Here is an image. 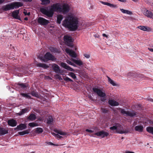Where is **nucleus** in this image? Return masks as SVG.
<instances>
[{"mask_svg":"<svg viewBox=\"0 0 153 153\" xmlns=\"http://www.w3.org/2000/svg\"><path fill=\"white\" fill-rule=\"evenodd\" d=\"M78 18L71 16H68L63 22L62 25L68 28L70 30L75 31L79 27Z\"/></svg>","mask_w":153,"mask_h":153,"instance_id":"f257e3e1","label":"nucleus"},{"mask_svg":"<svg viewBox=\"0 0 153 153\" xmlns=\"http://www.w3.org/2000/svg\"><path fill=\"white\" fill-rule=\"evenodd\" d=\"M122 126L119 123H116L115 126H113L110 128V129L112 130H116V133H117L122 134L124 133H127L130 131L128 129H125L121 130L122 128Z\"/></svg>","mask_w":153,"mask_h":153,"instance_id":"f03ea898","label":"nucleus"},{"mask_svg":"<svg viewBox=\"0 0 153 153\" xmlns=\"http://www.w3.org/2000/svg\"><path fill=\"white\" fill-rule=\"evenodd\" d=\"M42 60L43 62H46L49 60L55 61L56 59L50 53L48 52L46 53Z\"/></svg>","mask_w":153,"mask_h":153,"instance_id":"7ed1b4c3","label":"nucleus"},{"mask_svg":"<svg viewBox=\"0 0 153 153\" xmlns=\"http://www.w3.org/2000/svg\"><path fill=\"white\" fill-rule=\"evenodd\" d=\"M10 10L13 9L14 8L16 9L19 7H22L23 4L20 2H15L8 4Z\"/></svg>","mask_w":153,"mask_h":153,"instance_id":"20e7f679","label":"nucleus"},{"mask_svg":"<svg viewBox=\"0 0 153 153\" xmlns=\"http://www.w3.org/2000/svg\"><path fill=\"white\" fill-rule=\"evenodd\" d=\"M121 113L123 114H126V116H129L130 117H133L136 114V112L134 111H132L131 112L129 111H126L123 109L120 108Z\"/></svg>","mask_w":153,"mask_h":153,"instance_id":"39448f33","label":"nucleus"},{"mask_svg":"<svg viewBox=\"0 0 153 153\" xmlns=\"http://www.w3.org/2000/svg\"><path fill=\"white\" fill-rule=\"evenodd\" d=\"M41 12L42 13L49 17H52L54 13L51 8H50L49 10L45 8H42L41 10Z\"/></svg>","mask_w":153,"mask_h":153,"instance_id":"423d86ee","label":"nucleus"},{"mask_svg":"<svg viewBox=\"0 0 153 153\" xmlns=\"http://www.w3.org/2000/svg\"><path fill=\"white\" fill-rule=\"evenodd\" d=\"M92 90L94 92L96 93L100 97H105L106 96L105 94L100 89L98 88H93Z\"/></svg>","mask_w":153,"mask_h":153,"instance_id":"0eeeda50","label":"nucleus"},{"mask_svg":"<svg viewBox=\"0 0 153 153\" xmlns=\"http://www.w3.org/2000/svg\"><path fill=\"white\" fill-rule=\"evenodd\" d=\"M60 13H62L63 14L67 13L69 10V7L68 5L66 4H64L62 5L61 4Z\"/></svg>","mask_w":153,"mask_h":153,"instance_id":"6e6552de","label":"nucleus"},{"mask_svg":"<svg viewBox=\"0 0 153 153\" xmlns=\"http://www.w3.org/2000/svg\"><path fill=\"white\" fill-rule=\"evenodd\" d=\"M60 3H56L53 4V5H51L50 7V8L53 13L54 12H56L60 13Z\"/></svg>","mask_w":153,"mask_h":153,"instance_id":"1a4fd4ad","label":"nucleus"},{"mask_svg":"<svg viewBox=\"0 0 153 153\" xmlns=\"http://www.w3.org/2000/svg\"><path fill=\"white\" fill-rule=\"evenodd\" d=\"M63 39L66 44L68 46H71V43L72 42V37L70 36L65 35L63 38Z\"/></svg>","mask_w":153,"mask_h":153,"instance_id":"9d476101","label":"nucleus"},{"mask_svg":"<svg viewBox=\"0 0 153 153\" xmlns=\"http://www.w3.org/2000/svg\"><path fill=\"white\" fill-rule=\"evenodd\" d=\"M52 68L53 70L56 73L63 75L62 74L63 73V71L59 67L58 65L55 64H53Z\"/></svg>","mask_w":153,"mask_h":153,"instance_id":"9b49d317","label":"nucleus"},{"mask_svg":"<svg viewBox=\"0 0 153 153\" xmlns=\"http://www.w3.org/2000/svg\"><path fill=\"white\" fill-rule=\"evenodd\" d=\"M37 22L41 25H45L49 23L48 20L41 17L38 18Z\"/></svg>","mask_w":153,"mask_h":153,"instance_id":"f8f14e48","label":"nucleus"},{"mask_svg":"<svg viewBox=\"0 0 153 153\" xmlns=\"http://www.w3.org/2000/svg\"><path fill=\"white\" fill-rule=\"evenodd\" d=\"M94 134L97 136L100 137L102 138H103L105 137L108 136L109 135V134L108 132H105L103 130H102L95 133Z\"/></svg>","mask_w":153,"mask_h":153,"instance_id":"ddd939ff","label":"nucleus"},{"mask_svg":"<svg viewBox=\"0 0 153 153\" xmlns=\"http://www.w3.org/2000/svg\"><path fill=\"white\" fill-rule=\"evenodd\" d=\"M65 51L67 53L69 54L72 57L74 58H76V57L77 55L74 51L68 48H66L65 49Z\"/></svg>","mask_w":153,"mask_h":153,"instance_id":"4468645a","label":"nucleus"},{"mask_svg":"<svg viewBox=\"0 0 153 153\" xmlns=\"http://www.w3.org/2000/svg\"><path fill=\"white\" fill-rule=\"evenodd\" d=\"M60 65L64 69H66L68 71L73 72L74 71V70L71 68V67L67 65V64L65 63L61 62L60 63Z\"/></svg>","mask_w":153,"mask_h":153,"instance_id":"2eb2a0df","label":"nucleus"},{"mask_svg":"<svg viewBox=\"0 0 153 153\" xmlns=\"http://www.w3.org/2000/svg\"><path fill=\"white\" fill-rule=\"evenodd\" d=\"M19 13V10H16L13 11L12 13V16L15 19L20 20V18L18 14Z\"/></svg>","mask_w":153,"mask_h":153,"instance_id":"dca6fc26","label":"nucleus"},{"mask_svg":"<svg viewBox=\"0 0 153 153\" xmlns=\"http://www.w3.org/2000/svg\"><path fill=\"white\" fill-rule=\"evenodd\" d=\"M16 87V90H21V89H24L27 87V84L26 83H18Z\"/></svg>","mask_w":153,"mask_h":153,"instance_id":"f3484780","label":"nucleus"},{"mask_svg":"<svg viewBox=\"0 0 153 153\" xmlns=\"http://www.w3.org/2000/svg\"><path fill=\"white\" fill-rule=\"evenodd\" d=\"M8 125L12 127H14L17 124V121L13 119L9 120L7 122Z\"/></svg>","mask_w":153,"mask_h":153,"instance_id":"a211bd4d","label":"nucleus"},{"mask_svg":"<svg viewBox=\"0 0 153 153\" xmlns=\"http://www.w3.org/2000/svg\"><path fill=\"white\" fill-rule=\"evenodd\" d=\"M8 130L2 127H0V134L4 135L8 134Z\"/></svg>","mask_w":153,"mask_h":153,"instance_id":"6ab92c4d","label":"nucleus"},{"mask_svg":"<svg viewBox=\"0 0 153 153\" xmlns=\"http://www.w3.org/2000/svg\"><path fill=\"white\" fill-rule=\"evenodd\" d=\"M137 28L140 30L144 31H149L151 29L150 28L146 26H140L137 27Z\"/></svg>","mask_w":153,"mask_h":153,"instance_id":"aec40b11","label":"nucleus"},{"mask_svg":"<svg viewBox=\"0 0 153 153\" xmlns=\"http://www.w3.org/2000/svg\"><path fill=\"white\" fill-rule=\"evenodd\" d=\"M109 104L112 106H116L119 105L118 102L113 100H108Z\"/></svg>","mask_w":153,"mask_h":153,"instance_id":"412c9836","label":"nucleus"},{"mask_svg":"<svg viewBox=\"0 0 153 153\" xmlns=\"http://www.w3.org/2000/svg\"><path fill=\"white\" fill-rule=\"evenodd\" d=\"M26 127L27 126L25 124L22 123L17 126L16 128L19 130H22L26 128Z\"/></svg>","mask_w":153,"mask_h":153,"instance_id":"4be33fe9","label":"nucleus"},{"mask_svg":"<svg viewBox=\"0 0 153 153\" xmlns=\"http://www.w3.org/2000/svg\"><path fill=\"white\" fill-rule=\"evenodd\" d=\"M152 13L151 11L146 9L145 10L144 12V15L147 16L148 17L150 18H151V17H152Z\"/></svg>","mask_w":153,"mask_h":153,"instance_id":"5701e85b","label":"nucleus"},{"mask_svg":"<svg viewBox=\"0 0 153 153\" xmlns=\"http://www.w3.org/2000/svg\"><path fill=\"white\" fill-rule=\"evenodd\" d=\"M53 117L51 116H49L47 119V123L48 125H51L53 123Z\"/></svg>","mask_w":153,"mask_h":153,"instance_id":"b1692460","label":"nucleus"},{"mask_svg":"<svg viewBox=\"0 0 153 153\" xmlns=\"http://www.w3.org/2000/svg\"><path fill=\"white\" fill-rule=\"evenodd\" d=\"M143 127L142 126H137L135 127V130L136 131L139 132H141L143 131Z\"/></svg>","mask_w":153,"mask_h":153,"instance_id":"393cba45","label":"nucleus"},{"mask_svg":"<svg viewBox=\"0 0 153 153\" xmlns=\"http://www.w3.org/2000/svg\"><path fill=\"white\" fill-rule=\"evenodd\" d=\"M38 67L43 68L44 69H46L49 67V66L45 64L42 63H39L37 64Z\"/></svg>","mask_w":153,"mask_h":153,"instance_id":"a878e982","label":"nucleus"},{"mask_svg":"<svg viewBox=\"0 0 153 153\" xmlns=\"http://www.w3.org/2000/svg\"><path fill=\"white\" fill-rule=\"evenodd\" d=\"M29 111V109L27 108H25L22 109L21 111L18 113L19 116H21L25 113Z\"/></svg>","mask_w":153,"mask_h":153,"instance_id":"bb28decb","label":"nucleus"},{"mask_svg":"<svg viewBox=\"0 0 153 153\" xmlns=\"http://www.w3.org/2000/svg\"><path fill=\"white\" fill-rule=\"evenodd\" d=\"M27 119L29 120L33 121L36 120V117L35 114H31L28 117Z\"/></svg>","mask_w":153,"mask_h":153,"instance_id":"cd10ccee","label":"nucleus"},{"mask_svg":"<svg viewBox=\"0 0 153 153\" xmlns=\"http://www.w3.org/2000/svg\"><path fill=\"white\" fill-rule=\"evenodd\" d=\"M30 130L29 129L23 131L19 132L18 134L20 135H23L26 134H29L30 133Z\"/></svg>","mask_w":153,"mask_h":153,"instance_id":"c85d7f7f","label":"nucleus"},{"mask_svg":"<svg viewBox=\"0 0 153 153\" xmlns=\"http://www.w3.org/2000/svg\"><path fill=\"white\" fill-rule=\"evenodd\" d=\"M120 10L122 13H126L130 15L132 14V12L128 10H124L123 9H120Z\"/></svg>","mask_w":153,"mask_h":153,"instance_id":"c756f323","label":"nucleus"},{"mask_svg":"<svg viewBox=\"0 0 153 153\" xmlns=\"http://www.w3.org/2000/svg\"><path fill=\"white\" fill-rule=\"evenodd\" d=\"M54 131L56 133L61 135H66L67 134L66 132L59 130H54Z\"/></svg>","mask_w":153,"mask_h":153,"instance_id":"7c9ffc66","label":"nucleus"},{"mask_svg":"<svg viewBox=\"0 0 153 153\" xmlns=\"http://www.w3.org/2000/svg\"><path fill=\"white\" fill-rule=\"evenodd\" d=\"M108 82L113 86H116L117 85L113 80L111 79L109 77L107 76Z\"/></svg>","mask_w":153,"mask_h":153,"instance_id":"2f4dec72","label":"nucleus"},{"mask_svg":"<svg viewBox=\"0 0 153 153\" xmlns=\"http://www.w3.org/2000/svg\"><path fill=\"white\" fill-rule=\"evenodd\" d=\"M146 130L149 133L153 135V127L148 126L146 128Z\"/></svg>","mask_w":153,"mask_h":153,"instance_id":"473e14b6","label":"nucleus"},{"mask_svg":"<svg viewBox=\"0 0 153 153\" xmlns=\"http://www.w3.org/2000/svg\"><path fill=\"white\" fill-rule=\"evenodd\" d=\"M63 19V17L62 15H59L57 16V22L58 23L60 24L61 23V21Z\"/></svg>","mask_w":153,"mask_h":153,"instance_id":"72a5a7b5","label":"nucleus"},{"mask_svg":"<svg viewBox=\"0 0 153 153\" xmlns=\"http://www.w3.org/2000/svg\"><path fill=\"white\" fill-rule=\"evenodd\" d=\"M127 76L128 77H136V74L134 73L130 72L128 73Z\"/></svg>","mask_w":153,"mask_h":153,"instance_id":"f704fd0d","label":"nucleus"},{"mask_svg":"<svg viewBox=\"0 0 153 153\" xmlns=\"http://www.w3.org/2000/svg\"><path fill=\"white\" fill-rule=\"evenodd\" d=\"M75 63L78 66H80L83 64L82 62L80 60H74Z\"/></svg>","mask_w":153,"mask_h":153,"instance_id":"c9c22d12","label":"nucleus"},{"mask_svg":"<svg viewBox=\"0 0 153 153\" xmlns=\"http://www.w3.org/2000/svg\"><path fill=\"white\" fill-rule=\"evenodd\" d=\"M20 95L22 97H26L28 99L31 98V97L27 94L21 93Z\"/></svg>","mask_w":153,"mask_h":153,"instance_id":"e433bc0d","label":"nucleus"},{"mask_svg":"<svg viewBox=\"0 0 153 153\" xmlns=\"http://www.w3.org/2000/svg\"><path fill=\"white\" fill-rule=\"evenodd\" d=\"M42 2V4L43 5H46L50 3V0H40Z\"/></svg>","mask_w":153,"mask_h":153,"instance_id":"4c0bfd02","label":"nucleus"},{"mask_svg":"<svg viewBox=\"0 0 153 153\" xmlns=\"http://www.w3.org/2000/svg\"><path fill=\"white\" fill-rule=\"evenodd\" d=\"M68 75L71 76L73 79H76V76L75 74L73 72L69 73Z\"/></svg>","mask_w":153,"mask_h":153,"instance_id":"58836bf2","label":"nucleus"},{"mask_svg":"<svg viewBox=\"0 0 153 153\" xmlns=\"http://www.w3.org/2000/svg\"><path fill=\"white\" fill-rule=\"evenodd\" d=\"M30 94L33 97H39L37 92L35 91H32L31 92Z\"/></svg>","mask_w":153,"mask_h":153,"instance_id":"ea45409f","label":"nucleus"},{"mask_svg":"<svg viewBox=\"0 0 153 153\" xmlns=\"http://www.w3.org/2000/svg\"><path fill=\"white\" fill-rule=\"evenodd\" d=\"M43 131V130L41 128H36V132L37 133H41Z\"/></svg>","mask_w":153,"mask_h":153,"instance_id":"a19ab883","label":"nucleus"},{"mask_svg":"<svg viewBox=\"0 0 153 153\" xmlns=\"http://www.w3.org/2000/svg\"><path fill=\"white\" fill-rule=\"evenodd\" d=\"M2 9L3 10L5 11L10 10L8 4L3 6L2 7Z\"/></svg>","mask_w":153,"mask_h":153,"instance_id":"79ce46f5","label":"nucleus"},{"mask_svg":"<svg viewBox=\"0 0 153 153\" xmlns=\"http://www.w3.org/2000/svg\"><path fill=\"white\" fill-rule=\"evenodd\" d=\"M28 125L31 127H34L35 126H38V124L34 122L30 123H29Z\"/></svg>","mask_w":153,"mask_h":153,"instance_id":"37998d69","label":"nucleus"},{"mask_svg":"<svg viewBox=\"0 0 153 153\" xmlns=\"http://www.w3.org/2000/svg\"><path fill=\"white\" fill-rule=\"evenodd\" d=\"M66 62L69 65L73 66L74 67H76V65L74 64L71 61L69 60H67Z\"/></svg>","mask_w":153,"mask_h":153,"instance_id":"c03bdc74","label":"nucleus"},{"mask_svg":"<svg viewBox=\"0 0 153 153\" xmlns=\"http://www.w3.org/2000/svg\"><path fill=\"white\" fill-rule=\"evenodd\" d=\"M63 79L64 80L67 82H73L72 79L68 77H66L65 78H63Z\"/></svg>","mask_w":153,"mask_h":153,"instance_id":"a18cd8bd","label":"nucleus"},{"mask_svg":"<svg viewBox=\"0 0 153 153\" xmlns=\"http://www.w3.org/2000/svg\"><path fill=\"white\" fill-rule=\"evenodd\" d=\"M54 76L56 79H58L60 80H62L61 76L59 74H56Z\"/></svg>","mask_w":153,"mask_h":153,"instance_id":"49530a36","label":"nucleus"},{"mask_svg":"<svg viewBox=\"0 0 153 153\" xmlns=\"http://www.w3.org/2000/svg\"><path fill=\"white\" fill-rule=\"evenodd\" d=\"M109 6L113 8H117V6L116 5L114 4L109 3Z\"/></svg>","mask_w":153,"mask_h":153,"instance_id":"de8ad7c7","label":"nucleus"},{"mask_svg":"<svg viewBox=\"0 0 153 153\" xmlns=\"http://www.w3.org/2000/svg\"><path fill=\"white\" fill-rule=\"evenodd\" d=\"M138 77L142 79H145L146 77L143 75L139 74L138 75Z\"/></svg>","mask_w":153,"mask_h":153,"instance_id":"09e8293b","label":"nucleus"},{"mask_svg":"<svg viewBox=\"0 0 153 153\" xmlns=\"http://www.w3.org/2000/svg\"><path fill=\"white\" fill-rule=\"evenodd\" d=\"M102 111L103 113H107L108 111V110L105 108H101Z\"/></svg>","mask_w":153,"mask_h":153,"instance_id":"8fccbe9b","label":"nucleus"},{"mask_svg":"<svg viewBox=\"0 0 153 153\" xmlns=\"http://www.w3.org/2000/svg\"><path fill=\"white\" fill-rule=\"evenodd\" d=\"M100 2L102 4H103L104 5H107L108 6H109V4L110 3H108V2H105V1H100Z\"/></svg>","mask_w":153,"mask_h":153,"instance_id":"3c124183","label":"nucleus"},{"mask_svg":"<svg viewBox=\"0 0 153 153\" xmlns=\"http://www.w3.org/2000/svg\"><path fill=\"white\" fill-rule=\"evenodd\" d=\"M52 134L55 137H57V138L60 139L62 137L61 136L58 135V134H56L54 133H53Z\"/></svg>","mask_w":153,"mask_h":153,"instance_id":"603ef678","label":"nucleus"},{"mask_svg":"<svg viewBox=\"0 0 153 153\" xmlns=\"http://www.w3.org/2000/svg\"><path fill=\"white\" fill-rule=\"evenodd\" d=\"M49 50L50 51H51L52 52H55L56 51V49L53 47H50L49 48Z\"/></svg>","mask_w":153,"mask_h":153,"instance_id":"864d4df0","label":"nucleus"},{"mask_svg":"<svg viewBox=\"0 0 153 153\" xmlns=\"http://www.w3.org/2000/svg\"><path fill=\"white\" fill-rule=\"evenodd\" d=\"M83 55L87 59H88L90 57V55L89 54H84Z\"/></svg>","mask_w":153,"mask_h":153,"instance_id":"5fc2aeb1","label":"nucleus"},{"mask_svg":"<svg viewBox=\"0 0 153 153\" xmlns=\"http://www.w3.org/2000/svg\"><path fill=\"white\" fill-rule=\"evenodd\" d=\"M46 143L47 144L50 145L55 146L56 145L54 144L53 143L51 142H47Z\"/></svg>","mask_w":153,"mask_h":153,"instance_id":"6e6d98bb","label":"nucleus"},{"mask_svg":"<svg viewBox=\"0 0 153 153\" xmlns=\"http://www.w3.org/2000/svg\"><path fill=\"white\" fill-rule=\"evenodd\" d=\"M85 131L87 132H88L90 133H92L94 132V131L92 130H91L86 129L85 130Z\"/></svg>","mask_w":153,"mask_h":153,"instance_id":"4d7b16f0","label":"nucleus"},{"mask_svg":"<svg viewBox=\"0 0 153 153\" xmlns=\"http://www.w3.org/2000/svg\"><path fill=\"white\" fill-rule=\"evenodd\" d=\"M94 36L95 38H99L100 37V35L98 34H96L94 35Z\"/></svg>","mask_w":153,"mask_h":153,"instance_id":"13d9d810","label":"nucleus"},{"mask_svg":"<svg viewBox=\"0 0 153 153\" xmlns=\"http://www.w3.org/2000/svg\"><path fill=\"white\" fill-rule=\"evenodd\" d=\"M22 1H25V2H31L32 1V0H22Z\"/></svg>","mask_w":153,"mask_h":153,"instance_id":"bf43d9fd","label":"nucleus"},{"mask_svg":"<svg viewBox=\"0 0 153 153\" xmlns=\"http://www.w3.org/2000/svg\"><path fill=\"white\" fill-rule=\"evenodd\" d=\"M102 35L103 36H104V37H105L106 38H108V35H106L105 33H103Z\"/></svg>","mask_w":153,"mask_h":153,"instance_id":"052dcab7","label":"nucleus"},{"mask_svg":"<svg viewBox=\"0 0 153 153\" xmlns=\"http://www.w3.org/2000/svg\"><path fill=\"white\" fill-rule=\"evenodd\" d=\"M148 49L151 52H153V48H148Z\"/></svg>","mask_w":153,"mask_h":153,"instance_id":"680f3d73","label":"nucleus"},{"mask_svg":"<svg viewBox=\"0 0 153 153\" xmlns=\"http://www.w3.org/2000/svg\"><path fill=\"white\" fill-rule=\"evenodd\" d=\"M118 1L123 2H125L126 1V0H118Z\"/></svg>","mask_w":153,"mask_h":153,"instance_id":"e2e57ef3","label":"nucleus"},{"mask_svg":"<svg viewBox=\"0 0 153 153\" xmlns=\"http://www.w3.org/2000/svg\"><path fill=\"white\" fill-rule=\"evenodd\" d=\"M147 100L153 102V99L151 98H148Z\"/></svg>","mask_w":153,"mask_h":153,"instance_id":"0e129e2a","label":"nucleus"},{"mask_svg":"<svg viewBox=\"0 0 153 153\" xmlns=\"http://www.w3.org/2000/svg\"><path fill=\"white\" fill-rule=\"evenodd\" d=\"M70 60H71V61H73V62L75 63V62L74 60H76L73 58H71V59H70Z\"/></svg>","mask_w":153,"mask_h":153,"instance_id":"69168bd1","label":"nucleus"},{"mask_svg":"<svg viewBox=\"0 0 153 153\" xmlns=\"http://www.w3.org/2000/svg\"><path fill=\"white\" fill-rule=\"evenodd\" d=\"M4 1V0H0V4L2 3Z\"/></svg>","mask_w":153,"mask_h":153,"instance_id":"338daca9","label":"nucleus"},{"mask_svg":"<svg viewBox=\"0 0 153 153\" xmlns=\"http://www.w3.org/2000/svg\"><path fill=\"white\" fill-rule=\"evenodd\" d=\"M105 99H103V98H102L101 99V101L102 102H104L105 100Z\"/></svg>","mask_w":153,"mask_h":153,"instance_id":"774afa93","label":"nucleus"}]
</instances>
